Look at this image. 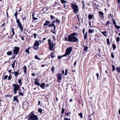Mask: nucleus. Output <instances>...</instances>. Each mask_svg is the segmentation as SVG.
<instances>
[{
	"instance_id": "864d4df0",
	"label": "nucleus",
	"mask_w": 120,
	"mask_h": 120,
	"mask_svg": "<svg viewBox=\"0 0 120 120\" xmlns=\"http://www.w3.org/2000/svg\"><path fill=\"white\" fill-rule=\"evenodd\" d=\"M18 13L17 12H16L14 14L15 16H17Z\"/></svg>"
},
{
	"instance_id": "13d9d810",
	"label": "nucleus",
	"mask_w": 120,
	"mask_h": 120,
	"mask_svg": "<svg viewBox=\"0 0 120 120\" xmlns=\"http://www.w3.org/2000/svg\"><path fill=\"white\" fill-rule=\"evenodd\" d=\"M117 1L119 4L120 5V0H117Z\"/></svg>"
},
{
	"instance_id": "20e7f679",
	"label": "nucleus",
	"mask_w": 120,
	"mask_h": 120,
	"mask_svg": "<svg viewBox=\"0 0 120 120\" xmlns=\"http://www.w3.org/2000/svg\"><path fill=\"white\" fill-rule=\"evenodd\" d=\"M71 7L73 9V11L75 14L77 13L79 11V9H78V7L76 4H71Z\"/></svg>"
},
{
	"instance_id": "4be33fe9",
	"label": "nucleus",
	"mask_w": 120,
	"mask_h": 120,
	"mask_svg": "<svg viewBox=\"0 0 120 120\" xmlns=\"http://www.w3.org/2000/svg\"><path fill=\"white\" fill-rule=\"evenodd\" d=\"M33 19L34 20H35L38 19V18L35 17H34V13H33L32 15Z\"/></svg>"
},
{
	"instance_id": "c03bdc74",
	"label": "nucleus",
	"mask_w": 120,
	"mask_h": 120,
	"mask_svg": "<svg viewBox=\"0 0 120 120\" xmlns=\"http://www.w3.org/2000/svg\"><path fill=\"white\" fill-rule=\"evenodd\" d=\"M12 78L11 76V75H9L8 77V79L9 80H10Z\"/></svg>"
},
{
	"instance_id": "e2e57ef3",
	"label": "nucleus",
	"mask_w": 120,
	"mask_h": 120,
	"mask_svg": "<svg viewBox=\"0 0 120 120\" xmlns=\"http://www.w3.org/2000/svg\"><path fill=\"white\" fill-rule=\"evenodd\" d=\"M64 120H70V119L67 118H64Z\"/></svg>"
},
{
	"instance_id": "09e8293b",
	"label": "nucleus",
	"mask_w": 120,
	"mask_h": 120,
	"mask_svg": "<svg viewBox=\"0 0 120 120\" xmlns=\"http://www.w3.org/2000/svg\"><path fill=\"white\" fill-rule=\"evenodd\" d=\"M65 114L66 116H68L70 115V113L69 112H67V113H65Z\"/></svg>"
},
{
	"instance_id": "603ef678",
	"label": "nucleus",
	"mask_w": 120,
	"mask_h": 120,
	"mask_svg": "<svg viewBox=\"0 0 120 120\" xmlns=\"http://www.w3.org/2000/svg\"><path fill=\"white\" fill-rule=\"evenodd\" d=\"M33 35L34 36V38H36V36H37L36 34V33H34V34Z\"/></svg>"
},
{
	"instance_id": "c756f323",
	"label": "nucleus",
	"mask_w": 120,
	"mask_h": 120,
	"mask_svg": "<svg viewBox=\"0 0 120 120\" xmlns=\"http://www.w3.org/2000/svg\"><path fill=\"white\" fill-rule=\"evenodd\" d=\"M55 69L54 67V66H52V68L51 69V70L52 71V73H54V70Z\"/></svg>"
},
{
	"instance_id": "39448f33",
	"label": "nucleus",
	"mask_w": 120,
	"mask_h": 120,
	"mask_svg": "<svg viewBox=\"0 0 120 120\" xmlns=\"http://www.w3.org/2000/svg\"><path fill=\"white\" fill-rule=\"evenodd\" d=\"M72 48L71 47H69L67 48L66 49L65 52V54H64L63 56H60V58L63 56H66L67 55H69L71 53V51H72Z\"/></svg>"
},
{
	"instance_id": "a19ab883",
	"label": "nucleus",
	"mask_w": 120,
	"mask_h": 120,
	"mask_svg": "<svg viewBox=\"0 0 120 120\" xmlns=\"http://www.w3.org/2000/svg\"><path fill=\"white\" fill-rule=\"evenodd\" d=\"M15 18L16 19V22L19 21L20 20L17 18V16H15Z\"/></svg>"
},
{
	"instance_id": "ddd939ff",
	"label": "nucleus",
	"mask_w": 120,
	"mask_h": 120,
	"mask_svg": "<svg viewBox=\"0 0 120 120\" xmlns=\"http://www.w3.org/2000/svg\"><path fill=\"white\" fill-rule=\"evenodd\" d=\"M50 23V22L49 21L46 20L45 21V22L44 24V26H46L48 25Z\"/></svg>"
},
{
	"instance_id": "f3484780",
	"label": "nucleus",
	"mask_w": 120,
	"mask_h": 120,
	"mask_svg": "<svg viewBox=\"0 0 120 120\" xmlns=\"http://www.w3.org/2000/svg\"><path fill=\"white\" fill-rule=\"evenodd\" d=\"M26 69L27 68L26 66L25 65H24L23 67V69L24 72L25 74H26Z\"/></svg>"
},
{
	"instance_id": "cd10ccee",
	"label": "nucleus",
	"mask_w": 120,
	"mask_h": 120,
	"mask_svg": "<svg viewBox=\"0 0 120 120\" xmlns=\"http://www.w3.org/2000/svg\"><path fill=\"white\" fill-rule=\"evenodd\" d=\"M50 56L52 58H53L54 57V52H52L50 54Z\"/></svg>"
},
{
	"instance_id": "f704fd0d",
	"label": "nucleus",
	"mask_w": 120,
	"mask_h": 120,
	"mask_svg": "<svg viewBox=\"0 0 120 120\" xmlns=\"http://www.w3.org/2000/svg\"><path fill=\"white\" fill-rule=\"evenodd\" d=\"M112 71H114L115 69V67L113 65H112Z\"/></svg>"
},
{
	"instance_id": "c9c22d12",
	"label": "nucleus",
	"mask_w": 120,
	"mask_h": 120,
	"mask_svg": "<svg viewBox=\"0 0 120 120\" xmlns=\"http://www.w3.org/2000/svg\"><path fill=\"white\" fill-rule=\"evenodd\" d=\"M107 44L108 45H110V42H109V39L108 38H107Z\"/></svg>"
},
{
	"instance_id": "dca6fc26",
	"label": "nucleus",
	"mask_w": 120,
	"mask_h": 120,
	"mask_svg": "<svg viewBox=\"0 0 120 120\" xmlns=\"http://www.w3.org/2000/svg\"><path fill=\"white\" fill-rule=\"evenodd\" d=\"M31 48V47H29L26 50H25V51L28 54H29V50L30 49V48Z\"/></svg>"
},
{
	"instance_id": "79ce46f5",
	"label": "nucleus",
	"mask_w": 120,
	"mask_h": 120,
	"mask_svg": "<svg viewBox=\"0 0 120 120\" xmlns=\"http://www.w3.org/2000/svg\"><path fill=\"white\" fill-rule=\"evenodd\" d=\"M79 115L80 116L81 118H82V113H81L79 114Z\"/></svg>"
},
{
	"instance_id": "58836bf2",
	"label": "nucleus",
	"mask_w": 120,
	"mask_h": 120,
	"mask_svg": "<svg viewBox=\"0 0 120 120\" xmlns=\"http://www.w3.org/2000/svg\"><path fill=\"white\" fill-rule=\"evenodd\" d=\"M19 94L20 95H21L22 96H23V93H22L21 92H19Z\"/></svg>"
},
{
	"instance_id": "bf43d9fd",
	"label": "nucleus",
	"mask_w": 120,
	"mask_h": 120,
	"mask_svg": "<svg viewBox=\"0 0 120 120\" xmlns=\"http://www.w3.org/2000/svg\"><path fill=\"white\" fill-rule=\"evenodd\" d=\"M111 56L112 58H114V55H113L112 53L111 54Z\"/></svg>"
},
{
	"instance_id": "0e129e2a",
	"label": "nucleus",
	"mask_w": 120,
	"mask_h": 120,
	"mask_svg": "<svg viewBox=\"0 0 120 120\" xmlns=\"http://www.w3.org/2000/svg\"><path fill=\"white\" fill-rule=\"evenodd\" d=\"M40 104H41V102H40V100H39V101L38 102V105H40Z\"/></svg>"
},
{
	"instance_id": "4468645a",
	"label": "nucleus",
	"mask_w": 120,
	"mask_h": 120,
	"mask_svg": "<svg viewBox=\"0 0 120 120\" xmlns=\"http://www.w3.org/2000/svg\"><path fill=\"white\" fill-rule=\"evenodd\" d=\"M23 80V78L22 77H20L19 78L18 81V82L20 84H21V81Z\"/></svg>"
},
{
	"instance_id": "6e6d98bb",
	"label": "nucleus",
	"mask_w": 120,
	"mask_h": 120,
	"mask_svg": "<svg viewBox=\"0 0 120 120\" xmlns=\"http://www.w3.org/2000/svg\"><path fill=\"white\" fill-rule=\"evenodd\" d=\"M99 74H98V73H97L96 74V75L97 77V79L98 80V76H99Z\"/></svg>"
},
{
	"instance_id": "2f4dec72",
	"label": "nucleus",
	"mask_w": 120,
	"mask_h": 120,
	"mask_svg": "<svg viewBox=\"0 0 120 120\" xmlns=\"http://www.w3.org/2000/svg\"><path fill=\"white\" fill-rule=\"evenodd\" d=\"M38 111L40 113H41L42 112V110L41 108H39L38 109Z\"/></svg>"
},
{
	"instance_id": "f8f14e48",
	"label": "nucleus",
	"mask_w": 120,
	"mask_h": 120,
	"mask_svg": "<svg viewBox=\"0 0 120 120\" xmlns=\"http://www.w3.org/2000/svg\"><path fill=\"white\" fill-rule=\"evenodd\" d=\"M53 26L54 27V30L55 29L56 26L54 24V23H52L51 24H49V27Z\"/></svg>"
},
{
	"instance_id": "6e6552de",
	"label": "nucleus",
	"mask_w": 120,
	"mask_h": 120,
	"mask_svg": "<svg viewBox=\"0 0 120 120\" xmlns=\"http://www.w3.org/2000/svg\"><path fill=\"white\" fill-rule=\"evenodd\" d=\"M39 42L38 41H36L34 45L33 48L34 49V50H36L38 49L39 48Z\"/></svg>"
},
{
	"instance_id": "412c9836",
	"label": "nucleus",
	"mask_w": 120,
	"mask_h": 120,
	"mask_svg": "<svg viewBox=\"0 0 120 120\" xmlns=\"http://www.w3.org/2000/svg\"><path fill=\"white\" fill-rule=\"evenodd\" d=\"M102 34L105 37H107V35L106 34L107 33V32L106 31H104L103 32H101Z\"/></svg>"
},
{
	"instance_id": "5fc2aeb1",
	"label": "nucleus",
	"mask_w": 120,
	"mask_h": 120,
	"mask_svg": "<svg viewBox=\"0 0 120 120\" xmlns=\"http://www.w3.org/2000/svg\"><path fill=\"white\" fill-rule=\"evenodd\" d=\"M113 24H114L115 25H116V22L115 20H113Z\"/></svg>"
},
{
	"instance_id": "4c0bfd02",
	"label": "nucleus",
	"mask_w": 120,
	"mask_h": 120,
	"mask_svg": "<svg viewBox=\"0 0 120 120\" xmlns=\"http://www.w3.org/2000/svg\"><path fill=\"white\" fill-rule=\"evenodd\" d=\"M11 29V30H12L11 31L13 33V35H12V36H13L15 34V32L14 31V29H13V28H12Z\"/></svg>"
},
{
	"instance_id": "a211bd4d",
	"label": "nucleus",
	"mask_w": 120,
	"mask_h": 120,
	"mask_svg": "<svg viewBox=\"0 0 120 120\" xmlns=\"http://www.w3.org/2000/svg\"><path fill=\"white\" fill-rule=\"evenodd\" d=\"M13 74H14L15 77H17V75H19V72L17 71H15L14 72H12Z\"/></svg>"
},
{
	"instance_id": "680f3d73",
	"label": "nucleus",
	"mask_w": 120,
	"mask_h": 120,
	"mask_svg": "<svg viewBox=\"0 0 120 120\" xmlns=\"http://www.w3.org/2000/svg\"><path fill=\"white\" fill-rule=\"evenodd\" d=\"M76 63H77V61H75L74 63V66H75L76 65Z\"/></svg>"
},
{
	"instance_id": "c85d7f7f",
	"label": "nucleus",
	"mask_w": 120,
	"mask_h": 120,
	"mask_svg": "<svg viewBox=\"0 0 120 120\" xmlns=\"http://www.w3.org/2000/svg\"><path fill=\"white\" fill-rule=\"evenodd\" d=\"M34 58L35 59L38 60H40L41 59L39 57L37 56L36 55L35 56Z\"/></svg>"
},
{
	"instance_id": "37998d69",
	"label": "nucleus",
	"mask_w": 120,
	"mask_h": 120,
	"mask_svg": "<svg viewBox=\"0 0 120 120\" xmlns=\"http://www.w3.org/2000/svg\"><path fill=\"white\" fill-rule=\"evenodd\" d=\"M99 13L100 15H104L103 13L101 11H99Z\"/></svg>"
},
{
	"instance_id": "4d7b16f0",
	"label": "nucleus",
	"mask_w": 120,
	"mask_h": 120,
	"mask_svg": "<svg viewBox=\"0 0 120 120\" xmlns=\"http://www.w3.org/2000/svg\"><path fill=\"white\" fill-rule=\"evenodd\" d=\"M56 21L57 22H58V23H59L60 22V21L58 20L57 18H56Z\"/></svg>"
},
{
	"instance_id": "5701e85b",
	"label": "nucleus",
	"mask_w": 120,
	"mask_h": 120,
	"mask_svg": "<svg viewBox=\"0 0 120 120\" xmlns=\"http://www.w3.org/2000/svg\"><path fill=\"white\" fill-rule=\"evenodd\" d=\"M12 53V52L11 51H9L7 52V55L10 56L11 55Z\"/></svg>"
},
{
	"instance_id": "052dcab7",
	"label": "nucleus",
	"mask_w": 120,
	"mask_h": 120,
	"mask_svg": "<svg viewBox=\"0 0 120 120\" xmlns=\"http://www.w3.org/2000/svg\"><path fill=\"white\" fill-rule=\"evenodd\" d=\"M85 31V29L84 28L83 29V30H82V32H83V34H85V33H84Z\"/></svg>"
},
{
	"instance_id": "1a4fd4ad",
	"label": "nucleus",
	"mask_w": 120,
	"mask_h": 120,
	"mask_svg": "<svg viewBox=\"0 0 120 120\" xmlns=\"http://www.w3.org/2000/svg\"><path fill=\"white\" fill-rule=\"evenodd\" d=\"M14 48L15 49L13 50V51L15 54L17 55L19 52V47H15Z\"/></svg>"
},
{
	"instance_id": "f257e3e1",
	"label": "nucleus",
	"mask_w": 120,
	"mask_h": 120,
	"mask_svg": "<svg viewBox=\"0 0 120 120\" xmlns=\"http://www.w3.org/2000/svg\"><path fill=\"white\" fill-rule=\"evenodd\" d=\"M76 35V33H73L69 35L68 38V41L70 42H77L78 39L75 36Z\"/></svg>"
},
{
	"instance_id": "3c124183",
	"label": "nucleus",
	"mask_w": 120,
	"mask_h": 120,
	"mask_svg": "<svg viewBox=\"0 0 120 120\" xmlns=\"http://www.w3.org/2000/svg\"><path fill=\"white\" fill-rule=\"evenodd\" d=\"M64 112V109L63 108H62L61 113L62 114H63Z\"/></svg>"
},
{
	"instance_id": "bb28decb",
	"label": "nucleus",
	"mask_w": 120,
	"mask_h": 120,
	"mask_svg": "<svg viewBox=\"0 0 120 120\" xmlns=\"http://www.w3.org/2000/svg\"><path fill=\"white\" fill-rule=\"evenodd\" d=\"M90 33H91L93 32L94 30H93L89 29L88 31Z\"/></svg>"
},
{
	"instance_id": "7ed1b4c3",
	"label": "nucleus",
	"mask_w": 120,
	"mask_h": 120,
	"mask_svg": "<svg viewBox=\"0 0 120 120\" xmlns=\"http://www.w3.org/2000/svg\"><path fill=\"white\" fill-rule=\"evenodd\" d=\"M38 80L39 79L38 78H36V79L34 81L35 84L38 86H40L42 88L44 89V87H45V83H43L40 84L38 82Z\"/></svg>"
},
{
	"instance_id": "423d86ee",
	"label": "nucleus",
	"mask_w": 120,
	"mask_h": 120,
	"mask_svg": "<svg viewBox=\"0 0 120 120\" xmlns=\"http://www.w3.org/2000/svg\"><path fill=\"white\" fill-rule=\"evenodd\" d=\"M48 42L49 50L51 51L53 50V51H54V50L53 48L55 44H53L52 42H51V40L50 39H49L48 40Z\"/></svg>"
},
{
	"instance_id": "9d476101",
	"label": "nucleus",
	"mask_w": 120,
	"mask_h": 120,
	"mask_svg": "<svg viewBox=\"0 0 120 120\" xmlns=\"http://www.w3.org/2000/svg\"><path fill=\"white\" fill-rule=\"evenodd\" d=\"M17 23L21 31L22 32L23 28L22 23L20 22V21L17 22Z\"/></svg>"
},
{
	"instance_id": "a878e982",
	"label": "nucleus",
	"mask_w": 120,
	"mask_h": 120,
	"mask_svg": "<svg viewBox=\"0 0 120 120\" xmlns=\"http://www.w3.org/2000/svg\"><path fill=\"white\" fill-rule=\"evenodd\" d=\"M84 39L85 40L87 38V32H86V33L85 34H84Z\"/></svg>"
},
{
	"instance_id": "7c9ffc66",
	"label": "nucleus",
	"mask_w": 120,
	"mask_h": 120,
	"mask_svg": "<svg viewBox=\"0 0 120 120\" xmlns=\"http://www.w3.org/2000/svg\"><path fill=\"white\" fill-rule=\"evenodd\" d=\"M115 26L117 29H119L120 28V26H118L116 25H115Z\"/></svg>"
},
{
	"instance_id": "6ab92c4d",
	"label": "nucleus",
	"mask_w": 120,
	"mask_h": 120,
	"mask_svg": "<svg viewBox=\"0 0 120 120\" xmlns=\"http://www.w3.org/2000/svg\"><path fill=\"white\" fill-rule=\"evenodd\" d=\"M16 60H14V61L13 63L12 64V66L11 67H12V68H13V69H14L15 67V63L16 62Z\"/></svg>"
},
{
	"instance_id": "338daca9",
	"label": "nucleus",
	"mask_w": 120,
	"mask_h": 120,
	"mask_svg": "<svg viewBox=\"0 0 120 120\" xmlns=\"http://www.w3.org/2000/svg\"><path fill=\"white\" fill-rule=\"evenodd\" d=\"M62 73L63 74H64V70H63L62 71Z\"/></svg>"
},
{
	"instance_id": "0eeeda50",
	"label": "nucleus",
	"mask_w": 120,
	"mask_h": 120,
	"mask_svg": "<svg viewBox=\"0 0 120 120\" xmlns=\"http://www.w3.org/2000/svg\"><path fill=\"white\" fill-rule=\"evenodd\" d=\"M12 86L14 87L13 90L15 94H16L17 93V90H19V86L18 85L13 84Z\"/></svg>"
},
{
	"instance_id": "473e14b6",
	"label": "nucleus",
	"mask_w": 120,
	"mask_h": 120,
	"mask_svg": "<svg viewBox=\"0 0 120 120\" xmlns=\"http://www.w3.org/2000/svg\"><path fill=\"white\" fill-rule=\"evenodd\" d=\"M61 1L62 4H65L67 3L66 1L64 0H61Z\"/></svg>"
},
{
	"instance_id": "9b49d317",
	"label": "nucleus",
	"mask_w": 120,
	"mask_h": 120,
	"mask_svg": "<svg viewBox=\"0 0 120 120\" xmlns=\"http://www.w3.org/2000/svg\"><path fill=\"white\" fill-rule=\"evenodd\" d=\"M18 96V95H16V96H14L13 97V101H16L18 103L19 102L17 98Z\"/></svg>"
},
{
	"instance_id": "774afa93",
	"label": "nucleus",
	"mask_w": 120,
	"mask_h": 120,
	"mask_svg": "<svg viewBox=\"0 0 120 120\" xmlns=\"http://www.w3.org/2000/svg\"><path fill=\"white\" fill-rule=\"evenodd\" d=\"M85 8V4H83V7H82V8L83 9H84Z\"/></svg>"
},
{
	"instance_id": "72a5a7b5",
	"label": "nucleus",
	"mask_w": 120,
	"mask_h": 120,
	"mask_svg": "<svg viewBox=\"0 0 120 120\" xmlns=\"http://www.w3.org/2000/svg\"><path fill=\"white\" fill-rule=\"evenodd\" d=\"M110 23V22L109 21H107L106 22V23L105 24L106 26H108Z\"/></svg>"
},
{
	"instance_id": "393cba45",
	"label": "nucleus",
	"mask_w": 120,
	"mask_h": 120,
	"mask_svg": "<svg viewBox=\"0 0 120 120\" xmlns=\"http://www.w3.org/2000/svg\"><path fill=\"white\" fill-rule=\"evenodd\" d=\"M117 72H120V67H117L116 68Z\"/></svg>"
},
{
	"instance_id": "2eb2a0df",
	"label": "nucleus",
	"mask_w": 120,
	"mask_h": 120,
	"mask_svg": "<svg viewBox=\"0 0 120 120\" xmlns=\"http://www.w3.org/2000/svg\"><path fill=\"white\" fill-rule=\"evenodd\" d=\"M57 77L58 78V82H60V73L57 74Z\"/></svg>"
},
{
	"instance_id": "b1692460",
	"label": "nucleus",
	"mask_w": 120,
	"mask_h": 120,
	"mask_svg": "<svg viewBox=\"0 0 120 120\" xmlns=\"http://www.w3.org/2000/svg\"><path fill=\"white\" fill-rule=\"evenodd\" d=\"M84 46V51H86L87 50V49H88V47L87 46Z\"/></svg>"
},
{
	"instance_id": "ea45409f",
	"label": "nucleus",
	"mask_w": 120,
	"mask_h": 120,
	"mask_svg": "<svg viewBox=\"0 0 120 120\" xmlns=\"http://www.w3.org/2000/svg\"><path fill=\"white\" fill-rule=\"evenodd\" d=\"M55 17L52 15H50V18H51V19L52 20V19L55 18Z\"/></svg>"
},
{
	"instance_id": "a18cd8bd",
	"label": "nucleus",
	"mask_w": 120,
	"mask_h": 120,
	"mask_svg": "<svg viewBox=\"0 0 120 120\" xmlns=\"http://www.w3.org/2000/svg\"><path fill=\"white\" fill-rule=\"evenodd\" d=\"M15 54H16L14 53L12 55V58H14L16 56Z\"/></svg>"
},
{
	"instance_id": "69168bd1",
	"label": "nucleus",
	"mask_w": 120,
	"mask_h": 120,
	"mask_svg": "<svg viewBox=\"0 0 120 120\" xmlns=\"http://www.w3.org/2000/svg\"><path fill=\"white\" fill-rule=\"evenodd\" d=\"M73 101V100L72 99H71L69 100V101L70 102H71Z\"/></svg>"
},
{
	"instance_id": "e433bc0d",
	"label": "nucleus",
	"mask_w": 120,
	"mask_h": 120,
	"mask_svg": "<svg viewBox=\"0 0 120 120\" xmlns=\"http://www.w3.org/2000/svg\"><path fill=\"white\" fill-rule=\"evenodd\" d=\"M113 50L116 49V45L115 44H113L112 45Z\"/></svg>"
},
{
	"instance_id": "8fccbe9b",
	"label": "nucleus",
	"mask_w": 120,
	"mask_h": 120,
	"mask_svg": "<svg viewBox=\"0 0 120 120\" xmlns=\"http://www.w3.org/2000/svg\"><path fill=\"white\" fill-rule=\"evenodd\" d=\"M8 77V75H5L4 77V79L5 80V79H6Z\"/></svg>"
},
{
	"instance_id": "f03ea898",
	"label": "nucleus",
	"mask_w": 120,
	"mask_h": 120,
	"mask_svg": "<svg viewBox=\"0 0 120 120\" xmlns=\"http://www.w3.org/2000/svg\"><path fill=\"white\" fill-rule=\"evenodd\" d=\"M29 117L28 119L29 120L30 119L32 120H38V116L34 114V112L33 111L30 113L29 114Z\"/></svg>"
},
{
	"instance_id": "49530a36",
	"label": "nucleus",
	"mask_w": 120,
	"mask_h": 120,
	"mask_svg": "<svg viewBox=\"0 0 120 120\" xmlns=\"http://www.w3.org/2000/svg\"><path fill=\"white\" fill-rule=\"evenodd\" d=\"M68 71L67 69H66L65 73V75H66L68 74Z\"/></svg>"
},
{
	"instance_id": "aec40b11",
	"label": "nucleus",
	"mask_w": 120,
	"mask_h": 120,
	"mask_svg": "<svg viewBox=\"0 0 120 120\" xmlns=\"http://www.w3.org/2000/svg\"><path fill=\"white\" fill-rule=\"evenodd\" d=\"M93 16L94 15H89L88 16V19H89L90 20L92 18Z\"/></svg>"
},
{
	"instance_id": "de8ad7c7",
	"label": "nucleus",
	"mask_w": 120,
	"mask_h": 120,
	"mask_svg": "<svg viewBox=\"0 0 120 120\" xmlns=\"http://www.w3.org/2000/svg\"><path fill=\"white\" fill-rule=\"evenodd\" d=\"M120 39L119 38V37H118L116 39V41H117L118 42L120 40Z\"/></svg>"
}]
</instances>
